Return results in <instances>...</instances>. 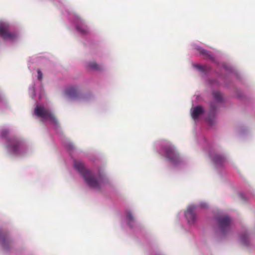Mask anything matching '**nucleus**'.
<instances>
[{
  "mask_svg": "<svg viewBox=\"0 0 255 255\" xmlns=\"http://www.w3.org/2000/svg\"><path fill=\"white\" fill-rule=\"evenodd\" d=\"M74 166L82 176L88 186L95 189L100 188V184L103 179L102 177H100L98 180L93 173L86 168L84 163L82 161H75Z\"/></svg>",
  "mask_w": 255,
  "mask_h": 255,
  "instance_id": "1",
  "label": "nucleus"
},
{
  "mask_svg": "<svg viewBox=\"0 0 255 255\" xmlns=\"http://www.w3.org/2000/svg\"><path fill=\"white\" fill-rule=\"evenodd\" d=\"M9 25L5 22H0V37L4 40L13 41L16 39L18 34L9 31Z\"/></svg>",
  "mask_w": 255,
  "mask_h": 255,
  "instance_id": "2",
  "label": "nucleus"
},
{
  "mask_svg": "<svg viewBox=\"0 0 255 255\" xmlns=\"http://www.w3.org/2000/svg\"><path fill=\"white\" fill-rule=\"evenodd\" d=\"M34 113L37 117L48 120L54 125L58 123L57 120L50 111L43 107L36 106L34 109Z\"/></svg>",
  "mask_w": 255,
  "mask_h": 255,
  "instance_id": "3",
  "label": "nucleus"
},
{
  "mask_svg": "<svg viewBox=\"0 0 255 255\" xmlns=\"http://www.w3.org/2000/svg\"><path fill=\"white\" fill-rule=\"evenodd\" d=\"M163 150L166 158L171 162L177 163L180 161V157L178 153L171 144H167L164 147Z\"/></svg>",
  "mask_w": 255,
  "mask_h": 255,
  "instance_id": "4",
  "label": "nucleus"
},
{
  "mask_svg": "<svg viewBox=\"0 0 255 255\" xmlns=\"http://www.w3.org/2000/svg\"><path fill=\"white\" fill-rule=\"evenodd\" d=\"M219 227L223 234H226L230 229L231 220L227 216H221L218 219Z\"/></svg>",
  "mask_w": 255,
  "mask_h": 255,
  "instance_id": "5",
  "label": "nucleus"
},
{
  "mask_svg": "<svg viewBox=\"0 0 255 255\" xmlns=\"http://www.w3.org/2000/svg\"><path fill=\"white\" fill-rule=\"evenodd\" d=\"M9 145L7 148L13 153L17 154L22 147L21 142L17 138H13L8 140Z\"/></svg>",
  "mask_w": 255,
  "mask_h": 255,
  "instance_id": "6",
  "label": "nucleus"
},
{
  "mask_svg": "<svg viewBox=\"0 0 255 255\" xmlns=\"http://www.w3.org/2000/svg\"><path fill=\"white\" fill-rule=\"evenodd\" d=\"M75 25L76 29L82 34H86L89 32V28L84 21L79 17H76L75 19Z\"/></svg>",
  "mask_w": 255,
  "mask_h": 255,
  "instance_id": "7",
  "label": "nucleus"
},
{
  "mask_svg": "<svg viewBox=\"0 0 255 255\" xmlns=\"http://www.w3.org/2000/svg\"><path fill=\"white\" fill-rule=\"evenodd\" d=\"M195 210V206H190L185 213L186 218L190 224L194 223L196 220Z\"/></svg>",
  "mask_w": 255,
  "mask_h": 255,
  "instance_id": "8",
  "label": "nucleus"
},
{
  "mask_svg": "<svg viewBox=\"0 0 255 255\" xmlns=\"http://www.w3.org/2000/svg\"><path fill=\"white\" fill-rule=\"evenodd\" d=\"M0 243L5 250L7 249L10 243V240L7 235L0 232Z\"/></svg>",
  "mask_w": 255,
  "mask_h": 255,
  "instance_id": "9",
  "label": "nucleus"
},
{
  "mask_svg": "<svg viewBox=\"0 0 255 255\" xmlns=\"http://www.w3.org/2000/svg\"><path fill=\"white\" fill-rule=\"evenodd\" d=\"M203 113V109L201 106H197L193 109L191 113L192 118L194 120H198L200 115Z\"/></svg>",
  "mask_w": 255,
  "mask_h": 255,
  "instance_id": "10",
  "label": "nucleus"
},
{
  "mask_svg": "<svg viewBox=\"0 0 255 255\" xmlns=\"http://www.w3.org/2000/svg\"><path fill=\"white\" fill-rule=\"evenodd\" d=\"M214 163L217 165H220L223 164L226 161V159L224 156L221 155H215L213 158Z\"/></svg>",
  "mask_w": 255,
  "mask_h": 255,
  "instance_id": "11",
  "label": "nucleus"
},
{
  "mask_svg": "<svg viewBox=\"0 0 255 255\" xmlns=\"http://www.w3.org/2000/svg\"><path fill=\"white\" fill-rule=\"evenodd\" d=\"M88 68L93 70L100 71L102 70V67L95 62H91L88 64Z\"/></svg>",
  "mask_w": 255,
  "mask_h": 255,
  "instance_id": "12",
  "label": "nucleus"
},
{
  "mask_svg": "<svg viewBox=\"0 0 255 255\" xmlns=\"http://www.w3.org/2000/svg\"><path fill=\"white\" fill-rule=\"evenodd\" d=\"M66 94L70 97H75L77 96L78 91L76 88H71L66 91Z\"/></svg>",
  "mask_w": 255,
  "mask_h": 255,
  "instance_id": "13",
  "label": "nucleus"
},
{
  "mask_svg": "<svg viewBox=\"0 0 255 255\" xmlns=\"http://www.w3.org/2000/svg\"><path fill=\"white\" fill-rule=\"evenodd\" d=\"M126 217L128 224L131 226V224L134 222V218L131 213L129 211H128L126 213Z\"/></svg>",
  "mask_w": 255,
  "mask_h": 255,
  "instance_id": "14",
  "label": "nucleus"
},
{
  "mask_svg": "<svg viewBox=\"0 0 255 255\" xmlns=\"http://www.w3.org/2000/svg\"><path fill=\"white\" fill-rule=\"evenodd\" d=\"M214 99L218 102H221L222 101L223 96L222 94L219 92H215L213 93Z\"/></svg>",
  "mask_w": 255,
  "mask_h": 255,
  "instance_id": "15",
  "label": "nucleus"
},
{
  "mask_svg": "<svg viewBox=\"0 0 255 255\" xmlns=\"http://www.w3.org/2000/svg\"><path fill=\"white\" fill-rule=\"evenodd\" d=\"M198 51L201 55L205 56L206 57H209L211 56L210 53L205 49L199 48Z\"/></svg>",
  "mask_w": 255,
  "mask_h": 255,
  "instance_id": "16",
  "label": "nucleus"
},
{
  "mask_svg": "<svg viewBox=\"0 0 255 255\" xmlns=\"http://www.w3.org/2000/svg\"><path fill=\"white\" fill-rule=\"evenodd\" d=\"M9 134V131L6 129H3L1 131V136L3 138H6Z\"/></svg>",
  "mask_w": 255,
  "mask_h": 255,
  "instance_id": "17",
  "label": "nucleus"
},
{
  "mask_svg": "<svg viewBox=\"0 0 255 255\" xmlns=\"http://www.w3.org/2000/svg\"><path fill=\"white\" fill-rule=\"evenodd\" d=\"M37 74H38V79L39 80H41L43 78V74L41 72V71L40 70H37Z\"/></svg>",
  "mask_w": 255,
  "mask_h": 255,
  "instance_id": "18",
  "label": "nucleus"
},
{
  "mask_svg": "<svg viewBox=\"0 0 255 255\" xmlns=\"http://www.w3.org/2000/svg\"><path fill=\"white\" fill-rule=\"evenodd\" d=\"M216 105L214 103H212L211 104L210 110L211 111L213 112L216 109Z\"/></svg>",
  "mask_w": 255,
  "mask_h": 255,
  "instance_id": "19",
  "label": "nucleus"
},
{
  "mask_svg": "<svg viewBox=\"0 0 255 255\" xmlns=\"http://www.w3.org/2000/svg\"><path fill=\"white\" fill-rule=\"evenodd\" d=\"M197 68L200 70H203V67L201 66V65H198L197 66Z\"/></svg>",
  "mask_w": 255,
  "mask_h": 255,
  "instance_id": "20",
  "label": "nucleus"
}]
</instances>
